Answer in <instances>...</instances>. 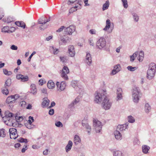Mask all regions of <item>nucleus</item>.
Segmentation results:
<instances>
[{"label":"nucleus","mask_w":156,"mask_h":156,"mask_svg":"<svg viewBox=\"0 0 156 156\" xmlns=\"http://www.w3.org/2000/svg\"><path fill=\"white\" fill-rule=\"evenodd\" d=\"M129 123L126 122L125 124L122 125H118L117 128L116 130L119 131H123L125 130L126 129H127L128 127Z\"/></svg>","instance_id":"11"},{"label":"nucleus","mask_w":156,"mask_h":156,"mask_svg":"<svg viewBox=\"0 0 156 156\" xmlns=\"http://www.w3.org/2000/svg\"><path fill=\"white\" fill-rule=\"evenodd\" d=\"M18 141L20 143H27L28 141L27 139L23 138V137H20L18 139Z\"/></svg>","instance_id":"37"},{"label":"nucleus","mask_w":156,"mask_h":156,"mask_svg":"<svg viewBox=\"0 0 156 156\" xmlns=\"http://www.w3.org/2000/svg\"><path fill=\"white\" fill-rule=\"evenodd\" d=\"M44 20H45L44 19V17H42L39 19L38 23L39 24H44L43 23Z\"/></svg>","instance_id":"46"},{"label":"nucleus","mask_w":156,"mask_h":156,"mask_svg":"<svg viewBox=\"0 0 156 156\" xmlns=\"http://www.w3.org/2000/svg\"><path fill=\"white\" fill-rule=\"evenodd\" d=\"M18 136L16 129L10 128V139H14L16 138Z\"/></svg>","instance_id":"9"},{"label":"nucleus","mask_w":156,"mask_h":156,"mask_svg":"<svg viewBox=\"0 0 156 156\" xmlns=\"http://www.w3.org/2000/svg\"><path fill=\"white\" fill-rule=\"evenodd\" d=\"M123 4V5L124 7L126 9L128 7V4L127 3V0H121Z\"/></svg>","instance_id":"42"},{"label":"nucleus","mask_w":156,"mask_h":156,"mask_svg":"<svg viewBox=\"0 0 156 156\" xmlns=\"http://www.w3.org/2000/svg\"><path fill=\"white\" fill-rule=\"evenodd\" d=\"M5 102L6 103L8 104H9L10 103V96H8Z\"/></svg>","instance_id":"61"},{"label":"nucleus","mask_w":156,"mask_h":156,"mask_svg":"<svg viewBox=\"0 0 156 156\" xmlns=\"http://www.w3.org/2000/svg\"><path fill=\"white\" fill-rule=\"evenodd\" d=\"M144 108L145 112L148 113L151 109V107L148 103H146L145 105Z\"/></svg>","instance_id":"30"},{"label":"nucleus","mask_w":156,"mask_h":156,"mask_svg":"<svg viewBox=\"0 0 156 156\" xmlns=\"http://www.w3.org/2000/svg\"><path fill=\"white\" fill-rule=\"evenodd\" d=\"M78 7V6L76 5L75 6L71 8L69 10V13L68 15H69L71 13H73V12L76 11L77 10L76 8Z\"/></svg>","instance_id":"35"},{"label":"nucleus","mask_w":156,"mask_h":156,"mask_svg":"<svg viewBox=\"0 0 156 156\" xmlns=\"http://www.w3.org/2000/svg\"><path fill=\"white\" fill-rule=\"evenodd\" d=\"M79 99L78 98H75L74 100L72 101V102L74 104V105H76L79 102Z\"/></svg>","instance_id":"47"},{"label":"nucleus","mask_w":156,"mask_h":156,"mask_svg":"<svg viewBox=\"0 0 156 156\" xmlns=\"http://www.w3.org/2000/svg\"><path fill=\"white\" fill-rule=\"evenodd\" d=\"M10 48H11L12 50H16L17 49L18 47L17 46L14 45H12L10 47Z\"/></svg>","instance_id":"51"},{"label":"nucleus","mask_w":156,"mask_h":156,"mask_svg":"<svg viewBox=\"0 0 156 156\" xmlns=\"http://www.w3.org/2000/svg\"><path fill=\"white\" fill-rule=\"evenodd\" d=\"M139 57L138 58V60L139 61H140L141 60H142L144 56V52L143 51H141L139 54Z\"/></svg>","instance_id":"40"},{"label":"nucleus","mask_w":156,"mask_h":156,"mask_svg":"<svg viewBox=\"0 0 156 156\" xmlns=\"http://www.w3.org/2000/svg\"><path fill=\"white\" fill-rule=\"evenodd\" d=\"M109 5V1H106L105 3L103 5L102 10L104 11L105 10L107 9L108 8Z\"/></svg>","instance_id":"32"},{"label":"nucleus","mask_w":156,"mask_h":156,"mask_svg":"<svg viewBox=\"0 0 156 156\" xmlns=\"http://www.w3.org/2000/svg\"><path fill=\"white\" fill-rule=\"evenodd\" d=\"M156 65L154 63L150 64L149 69L147 71V77L149 80L152 79L154 76L155 73Z\"/></svg>","instance_id":"1"},{"label":"nucleus","mask_w":156,"mask_h":156,"mask_svg":"<svg viewBox=\"0 0 156 156\" xmlns=\"http://www.w3.org/2000/svg\"><path fill=\"white\" fill-rule=\"evenodd\" d=\"M9 80V79H8L5 83L4 85V89L3 88H2V93L3 94L7 95L9 93V90H8L7 87H9V85L8 84V81Z\"/></svg>","instance_id":"12"},{"label":"nucleus","mask_w":156,"mask_h":156,"mask_svg":"<svg viewBox=\"0 0 156 156\" xmlns=\"http://www.w3.org/2000/svg\"><path fill=\"white\" fill-rule=\"evenodd\" d=\"M113 156H122L121 151H114L113 152Z\"/></svg>","instance_id":"34"},{"label":"nucleus","mask_w":156,"mask_h":156,"mask_svg":"<svg viewBox=\"0 0 156 156\" xmlns=\"http://www.w3.org/2000/svg\"><path fill=\"white\" fill-rule=\"evenodd\" d=\"M137 68V67H133L131 66H128L127 67V69L128 70L130 71H134Z\"/></svg>","instance_id":"39"},{"label":"nucleus","mask_w":156,"mask_h":156,"mask_svg":"<svg viewBox=\"0 0 156 156\" xmlns=\"http://www.w3.org/2000/svg\"><path fill=\"white\" fill-rule=\"evenodd\" d=\"M68 53L69 56L71 57H74L75 54L74 48L73 45H69L68 48Z\"/></svg>","instance_id":"10"},{"label":"nucleus","mask_w":156,"mask_h":156,"mask_svg":"<svg viewBox=\"0 0 156 156\" xmlns=\"http://www.w3.org/2000/svg\"><path fill=\"white\" fill-rule=\"evenodd\" d=\"M85 62L88 65H90L92 63V58L89 52H87L86 55Z\"/></svg>","instance_id":"18"},{"label":"nucleus","mask_w":156,"mask_h":156,"mask_svg":"<svg viewBox=\"0 0 156 156\" xmlns=\"http://www.w3.org/2000/svg\"><path fill=\"white\" fill-rule=\"evenodd\" d=\"M138 54V52L137 51H136L133 53L132 55L130 56V61L131 62H133L135 59V58L137 57Z\"/></svg>","instance_id":"33"},{"label":"nucleus","mask_w":156,"mask_h":156,"mask_svg":"<svg viewBox=\"0 0 156 156\" xmlns=\"http://www.w3.org/2000/svg\"><path fill=\"white\" fill-rule=\"evenodd\" d=\"M133 15L134 20L136 22H138L139 20V17L137 14L134 13H133Z\"/></svg>","instance_id":"44"},{"label":"nucleus","mask_w":156,"mask_h":156,"mask_svg":"<svg viewBox=\"0 0 156 156\" xmlns=\"http://www.w3.org/2000/svg\"><path fill=\"white\" fill-rule=\"evenodd\" d=\"M54 113V110L53 109H51L49 111V114L50 115H52Z\"/></svg>","instance_id":"52"},{"label":"nucleus","mask_w":156,"mask_h":156,"mask_svg":"<svg viewBox=\"0 0 156 156\" xmlns=\"http://www.w3.org/2000/svg\"><path fill=\"white\" fill-rule=\"evenodd\" d=\"M4 114L5 116H7V117L10 118V112L9 110L5 111Z\"/></svg>","instance_id":"49"},{"label":"nucleus","mask_w":156,"mask_h":156,"mask_svg":"<svg viewBox=\"0 0 156 156\" xmlns=\"http://www.w3.org/2000/svg\"><path fill=\"white\" fill-rule=\"evenodd\" d=\"M102 105L103 108L105 110H107L110 108L112 105V103L109 100L107 97H106L103 100Z\"/></svg>","instance_id":"6"},{"label":"nucleus","mask_w":156,"mask_h":156,"mask_svg":"<svg viewBox=\"0 0 156 156\" xmlns=\"http://www.w3.org/2000/svg\"><path fill=\"white\" fill-rule=\"evenodd\" d=\"M20 97V96L18 94L10 95V105L12 103H15L16 101ZM11 106L12 105H10V108Z\"/></svg>","instance_id":"16"},{"label":"nucleus","mask_w":156,"mask_h":156,"mask_svg":"<svg viewBox=\"0 0 156 156\" xmlns=\"http://www.w3.org/2000/svg\"><path fill=\"white\" fill-rule=\"evenodd\" d=\"M77 0H69V2H68V5H70V4L73 3L75 2H76Z\"/></svg>","instance_id":"58"},{"label":"nucleus","mask_w":156,"mask_h":156,"mask_svg":"<svg viewBox=\"0 0 156 156\" xmlns=\"http://www.w3.org/2000/svg\"><path fill=\"white\" fill-rule=\"evenodd\" d=\"M56 85L57 87L58 90L63 91L65 88L66 85L65 82H62L61 83L57 82L56 83Z\"/></svg>","instance_id":"8"},{"label":"nucleus","mask_w":156,"mask_h":156,"mask_svg":"<svg viewBox=\"0 0 156 156\" xmlns=\"http://www.w3.org/2000/svg\"><path fill=\"white\" fill-rule=\"evenodd\" d=\"M120 66L119 64H118L115 66L114 67V69L112 70V74L113 75L119 72L120 70Z\"/></svg>","instance_id":"23"},{"label":"nucleus","mask_w":156,"mask_h":156,"mask_svg":"<svg viewBox=\"0 0 156 156\" xmlns=\"http://www.w3.org/2000/svg\"><path fill=\"white\" fill-rule=\"evenodd\" d=\"M52 38V36H49L46 38V40L47 41H49V40H50Z\"/></svg>","instance_id":"62"},{"label":"nucleus","mask_w":156,"mask_h":156,"mask_svg":"<svg viewBox=\"0 0 156 156\" xmlns=\"http://www.w3.org/2000/svg\"><path fill=\"white\" fill-rule=\"evenodd\" d=\"M2 119L5 122V121L10 120V118L7 117V116H4L2 117Z\"/></svg>","instance_id":"54"},{"label":"nucleus","mask_w":156,"mask_h":156,"mask_svg":"<svg viewBox=\"0 0 156 156\" xmlns=\"http://www.w3.org/2000/svg\"><path fill=\"white\" fill-rule=\"evenodd\" d=\"M122 89L121 88H118L117 90V101L121 100L122 98Z\"/></svg>","instance_id":"15"},{"label":"nucleus","mask_w":156,"mask_h":156,"mask_svg":"<svg viewBox=\"0 0 156 156\" xmlns=\"http://www.w3.org/2000/svg\"><path fill=\"white\" fill-rule=\"evenodd\" d=\"M55 125L57 127H62L63 126V124L62 122L60 121H58L55 123Z\"/></svg>","instance_id":"45"},{"label":"nucleus","mask_w":156,"mask_h":156,"mask_svg":"<svg viewBox=\"0 0 156 156\" xmlns=\"http://www.w3.org/2000/svg\"><path fill=\"white\" fill-rule=\"evenodd\" d=\"M15 23L16 25L19 27H20L24 29L26 28V24L23 21H16Z\"/></svg>","instance_id":"22"},{"label":"nucleus","mask_w":156,"mask_h":156,"mask_svg":"<svg viewBox=\"0 0 156 156\" xmlns=\"http://www.w3.org/2000/svg\"><path fill=\"white\" fill-rule=\"evenodd\" d=\"M20 105L22 107H24L26 105V102L24 101H21L20 103Z\"/></svg>","instance_id":"50"},{"label":"nucleus","mask_w":156,"mask_h":156,"mask_svg":"<svg viewBox=\"0 0 156 156\" xmlns=\"http://www.w3.org/2000/svg\"><path fill=\"white\" fill-rule=\"evenodd\" d=\"M41 25L39 27V29L41 30H43L45 29L48 26L46 24H41Z\"/></svg>","instance_id":"43"},{"label":"nucleus","mask_w":156,"mask_h":156,"mask_svg":"<svg viewBox=\"0 0 156 156\" xmlns=\"http://www.w3.org/2000/svg\"><path fill=\"white\" fill-rule=\"evenodd\" d=\"M50 101V100L48 99L47 98H44L43 99V101L41 104L42 107L43 108L47 107Z\"/></svg>","instance_id":"21"},{"label":"nucleus","mask_w":156,"mask_h":156,"mask_svg":"<svg viewBox=\"0 0 156 156\" xmlns=\"http://www.w3.org/2000/svg\"><path fill=\"white\" fill-rule=\"evenodd\" d=\"M106 42L105 39L103 37H101L97 42V48L100 50H105L106 48Z\"/></svg>","instance_id":"3"},{"label":"nucleus","mask_w":156,"mask_h":156,"mask_svg":"<svg viewBox=\"0 0 156 156\" xmlns=\"http://www.w3.org/2000/svg\"><path fill=\"white\" fill-rule=\"evenodd\" d=\"M89 32H90V33L91 34H95L96 33L95 31L93 29L90 30L89 31Z\"/></svg>","instance_id":"59"},{"label":"nucleus","mask_w":156,"mask_h":156,"mask_svg":"<svg viewBox=\"0 0 156 156\" xmlns=\"http://www.w3.org/2000/svg\"><path fill=\"white\" fill-rule=\"evenodd\" d=\"M20 143H17L15 144L14 146L16 148H18L20 146Z\"/></svg>","instance_id":"64"},{"label":"nucleus","mask_w":156,"mask_h":156,"mask_svg":"<svg viewBox=\"0 0 156 156\" xmlns=\"http://www.w3.org/2000/svg\"><path fill=\"white\" fill-rule=\"evenodd\" d=\"M17 115V113L14 115L13 113L10 112V118L15 117L16 121L17 122L22 121L23 119V117L22 116H18Z\"/></svg>","instance_id":"17"},{"label":"nucleus","mask_w":156,"mask_h":156,"mask_svg":"<svg viewBox=\"0 0 156 156\" xmlns=\"http://www.w3.org/2000/svg\"><path fill=\"white\" fill-rule=\"evenodd\" d=\"M93 126L96 132L99 133L101 129L102 124L101 122L97 119L93 120Z\"/></svg>","instance_id":"5"},{"label":"nucleus","mask_w":156,"mask_h":156,"mask_svg":"<svg viewBox=\"0 0 156 156\" xmlns=\"http://www.w3.org/2000/svg\"><path fill=\"white\" fill-rule=\"evenodd\" d=\"M65 28V27L64 26H61V27L59 28L56 31L57 32H60L62 31L64 28Z\"/></svg>","instance_id":"56"},{"label":"nucleus","mask_w":156,"mask_h":156,"mask_svg":"<svg viewBox=\"0 0 156 156\" xmlns=\"http://www.w3.org/2000/svg\"><path fill=\"white\" fill-rule=\"evenodd\" d=\"M69 73V70L68 67L64 66L62 70V73H61V77L66 80L68 79L67 74Z\"/></svg>","instance_id":"7"},{"label":"nucleus","mask_w":156,"mask_h":156,"mask_svg":"<svg viewBox=\"0 0 156 156\" xmlns=\"http://www.w3.org/2000/svg\"><path fill=\"white\" fill-rule=\"evenodd\" d=\"M2 32L5 33H9L10 30H9V27L8 26H6L4 27L2 29Z\"/></svg>","instance_id":"36"},{"label":"nucleus","mask_w":156,"mask_h":156,"mask_svg":"<svg viewBox=\"0 0 156 156\" xmlns=\"http://www.w3.org/2000/svg\"><path fill=\"white\" fill-rule=\"evenodd\" d=\"M110 21L109 19H108L106 21V25L105 27L103 29V30L105 31L107 30L110 28Z\"/></svg>","instance_id":"29"},{"label":"nucleus","mask_w":156,"mask_h":156,"mask_svg":"<svg viewBox=\"0 0 156 156\" xmlns=\"http://www.w3.org/2000/svg\"><path fill=\"white\" fill-rule=\"evenodd\" d=\"M55 84L52 80H50L47 83V87L49 89H53L54 87Z\"/></svg>","instance_id":"28"},{"label":"nucleus","mask_w":156,"mask_h":156,"mask_svg":"<svg viewBox=\"0 0 156 156\" xmlns=\"http://www.w3.org/2000/svg\"><path fill=\"white\" fill-rule=\"evenodd\" d=\"M114 135L115 138L118 140H120L122 139V135L120 132L116 130L114 131Z\"/></svg>","instance_id":"20"},{"label":"nucleus","mask_w":156,"mask_h":156,"mask_svg":"<svg viewBox=\"0 0 156 156\" xmlns=\"http://www.w3.org/2000/svg\"><path fill=\"white\" fill-rule=\"evenodd\" d=\"M36 53V52L35 51H33L32 53L29 56V58H28L27 60L28 62H30L31 60V59L33 56Z\"/></svg>","instance_id":"48"},{"label":"nucleus","mask_w":156,"mask_h":156,"mask_svg":"<svg viewBox=\"0 0 156 156\" xmlns=\"http://www.w3.org/2000/svg\"><path fill=\"white\" fill-rule=\"evenodd\" d=\"M94 96V101L96 103L100 102L102 101L103 98L104 99L106 97V96L104 94H102V93H101V94L97 91H96L95 93Z\"/></svg>","instance_id":"4"},{"label":"nucleus","mask_w":156,"mask_h":156,"mask_svg":"<svg viewBox=\"0 0 156 156\" xmlns=\"http://www.w3.org/2000/svg\"><path fill=\"white\" fill-rule=\"evenodd\" d=\"M143 152L144 154H147L150 149V147L146 145H144L142 146Z\"/></svg>","instance_id":"27"},{"label":"nucleus","mask_w":156,"mask_h":156,"mask_svg":"<svg viewBox=\"0 0 156 156\" xmlns=\"http://www.w3.org/2000/svg\"><path fill=\"white\" fill-rule=\"evenodd\" d=\"M140 89L139 87H134L132 91L133 101L135 103H137L139 100Z\"/></svg>","instance_id":"2"},{"label":"nucleus","mask_w":156,"mask_h":156,"mask_svg":"<svg viewBox=\"0 0 156 156\" xmlns=\"http://www.w3.org/2000/svg\"><path fill=\"white\" fill-rule=\"evenodd\" d=\"M61 41L64 43L66 44L67 43V41L64 38H62L61 39Z\"/></svg>","instance_id":"57"},{"label":"nucleus","mask_w":156,"mask_h":156,"mask_svg":"<svg viewBox=\"0 0 156 156\" xmlns=\"http://www.w3.org/2000/svg\"><path fill=\"white\" fill-rule=\"evenodd\" d=\"M50 51L51 53H53L54 55L58 54V49L55 48L53 46L51 47L50 48Z\"/></svg>","instance_id":"31"},{"label":"nucleus","mask_w":156,"mask_h":156,"mask_svg":"<svg viewBox=\"0 0 156 156\" xmlns=\"http://www.w3.org/2000/svg\"><path fill=\"white\" fill-rule=\"evenodd\" d=\"M55 103L54 101H52L51 102V105L49 106V108H51L55 106Z\"/></svg>","instance_id":"60"},{"label":"nucleus","mask_w":156,"mask_h":156,"mask_svg":"<svg viewBox=\"0 0 156 156\" xmlns=\"http://www.w3.org/2000/svg\"><path fill=\"white\" fill-rule=\"evenodd\" d=\"M75 30V27L73 25H70L66 28V31L67 34L69 35H71Z\"/></svg>","instance_id":"14"},{"label":"nucleus","mask_w":156,"mask_h":156,"mask_svg":"<svg viewBox=\"0 0 156 156\" xmlns=\"http://www.w3.org/2000/svg\"><path fill=\"white\" fill-rule=\"evenodd\" d=\"M5 123L7 126H10V122L9 120L5 121L4 122Z\"/></svg>","instance_id":"63"},{"label":"nucleus","mask_w":156,"mask_h":156,"mask_svg":"<svg viewBox=\"0 0 156 156\" xmlns=\"http://www.w3.org/2000/svg\"><path fill=\"white\" fill-rule=\"evenodd\" d=\"M82 125L83 126H85L86 129H87V131L89 134H90L91 131V127L86 122L85 120H82Z\"/></svg>","instance_id":"19"},{"label":"nucleus","mask_w":156,"mask_h":156,"mask_svg":"<svg viewBox=\"0 0 156 156\" xmlns=\"http://www.w3.org/2000/svg\"><path fill=\"white\" fill-rule=\"evenodd\" d=\"M74 105L72 102L69 105V108H74Z\"/></svg>","instance_id":"55"},{"label":"nucleus","mask_w":156,"mask_h":156,"mask_svg":"<svg viewBox=\"0 0 156 156\" xmlns=\"http://www.w3.org/2000/svg\"><path fill=\"white\" fill-rule=\"evenodd\" d=\"M128 120L129 122L131 123L134 122L135 121L134 118L131 115L128 117Z\"/></svg>","instance_id":"38"},{"label":"nucleus","mask_w":156,"mask_h":156,"mask_svg":"<svg viewBox=\"0 0 156 156\" xmlns=\"http://www.w3.org/2000/svg\"><path fill=\"white\" fill-rule=\"evenodd\" d=\"M5 136V130L3 129H0V136L1 137H4Z\"/></svg>","instance_id":"41"},{"label":"nucleus","mask_w":156,"mask_h":156,"mask_svg":"<svg viewBox=\"0 0 156 156\" xmlns=\"http://www.w3.org/2000/svg\"><path fill=\"white\" fill-rule=\"evenodd\" d=\"M81 142V140L79 136L77 135H75L74 138V142L75 145H78Z\"/></svg>","instance_id":"26"},{"label":"nucleus","mask_w":156,"mask_h":156,"mask_svg":"<svg viewBox=\"0 0 156 156\" xmlns=\"http://www.w3.org/2000/svg\"><path fill=\"white\" fill-rule=\"evenodd\" d=\"M73 143L71 140H69L68 143L67 144L65 147L66 151V153H68L70 151L72 147Z\"/></svg>","instance_id":"24"},{"label":"nucleus","mask_w":156,"mask_h":156,"mask_svg":"<svg viewBox=\"0 0 156 156\" xmlns=\"http://www.w3.org/2000/svg\"><path fill=\"white\" fill-rule=\"evenodd\" d=\"M30 92L33 94H35L37 93V89L35 85L32 84L30 85Z\"/></svg>","instance_id":"25"},{"label":"nucleus","mask_w":156,"mask_h":156,"mask_svg":"<svg viewBox=\"0 0 156 156\" xmlns=\"http://www.w3.org/2000/svg\"><path fill=\"white\" fill-rule=\"evenodd\" d=\"M27 146L26 145H24V147L21 150V152L22 153H24L27 150Z\"/></svg>","instance_id":"53"},{"label":"nucleus","mask_w":156,"mask_h":156,"mask_svg":"<svg viewBox=\"0 0 156 156\" xmlns=\"http://www.w3.org/2000/svg\"><path fill=\"white\" fill-rule=\"evenodd\" d=\"M16 78L18 80H21L22 82H26L29 80V77L27 76H24L21 74H17L16 75Z\"/></svg>","instance_id":"13"}]
</instances>
